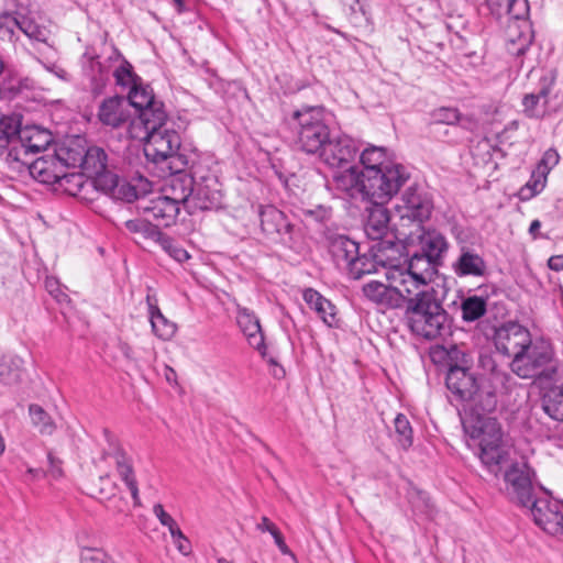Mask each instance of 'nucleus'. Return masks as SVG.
<instances>
[{"mask_svg":"<svg viewBox=\"0 0 563 563\" xmlns=\"http://www.w3.org/2000/svg\"><path fill=\"white\" fill-rule=\"evenodd\" d=\"M369 253L374 261L383 268H386V277L393 283L398 282V277H390L394 271H401L406 260L402 255V245L394 240H378L369 246Z\"/></svg>","mask_w":563,"mask_h":563,"instance_id":"nucleus-17","label":"nucleus"},{"mask_svg":"<svg viewBox=\"0 0 563 563\" xmlns=\"http://www.w3.org/2000/svg\"><path fill=\"white\" fill-rule=\"evenodd\" d=\"M521 104L522 112L530 119H543L558 111V108L550 104L536 92L526 93Z\"/></svg>","mask_w":563,"mask_h":563,"instance_id":"nucleus-39","label":"nucleus"},{"mask_svg":"<svg viewBox=\"0 0 563 563\" xmlns=\"http://www.w3.org/2000/svg\"><path fill=\"white\" fill-rule=\"evenodd\" d=\"M145 156L154 163L170 161V165L180 163L185 166L187 162L178 153L181 144L179 133L174 125H167L143 136Z\"/></svg>","mask_w":563,"mask_h":563,"instance_id":"nucleus-6","label":"nucleus"},{"mask_svg":"<svg viewBox=\"0 0 563 563\" xmlns=\"http://www.w3.org/2000/svg\"><path fill=\"white\" fill-rule=\"evenodd\" d=\"M407 168L397 163L386 165L383 169L363 173V189L368 202L387 203L408 181Z\"/></svg>","mask_w":563,"mask_h":563,"instance_id":"nucleus-4","label":"nucleus"},{"mask_svg":"<svg viewBox=\"0 0 563 563\" xmlns=\"http://www.w3.org/2000/svg\"><path fill=\"white\" fill-rule=\"evenodd\" d=\"M126 101L129 106L134 107L140 112L152 106V103H156L158 100L155 98L153 89L148 85H142L137 81L130 88Z\"/></svg>","mask_w":563,"mask_h":563,"instance_id":"nucleus-43","label":"nucleus"},{"mask_svg":"<svg viewBox=\"0 0 563 563\" xmlns=\"http://www.w3.org/2000/svg\"><path fill=\"white\" fill-rule=\"evenodd\" d=\"M236 306V321L246 336L249 344L266 357V345L258 318L254 312L239 303Z\"/></svg>","mask_w":563,"mask_h":563,"instance_id":"nucleus-26","label":"nucleus"},{"mask_svg":"<svg viewBox=\"0 0 563 563\" xmlns=\"http://www.w3.org/2000/svg\"><path fill=\"white\" fill-rule=\"evenodd\" d=\"M102 433L107 444L102 450V457H112L114 460L117 472L120 478L129 488L134 505L140 506L141 501L139 496V487L131 457L125 453L118 438L112 432H110L108 429H103Z\"/></svg>","mask_w":563,"mask_h":563,"instance_id":"nucleus-10","label":"nucleus"},{"mask_svg":"<svg viewBox=\"0 0 563 563\" xmlns=\"http://www.w3.org/2000/svg\"><path fill=\"white\" fill-rule=\"evenodd\" d=\"M559 161L560 155L558 151L554 148H548L543 153L540 162L537 165V168L549 175V173L559 164Z\"/></svg>","mask_w":563,"mask_h":563,"instance_id":"nucleus-56","label":"nucleus"},{"mask_svg":"<svg viewBox=\"0 0 563 563\" xmlns=\"http://www.w3.org/2000/svg\"><path fill=\"white\" fill-rule=\"evenodd\" d=\"M113 76L115 79L117 85L123 86V87H132L141 79L133 73L132 65L123 59L118 66L114 71Z\"/></svg>","mask_w":563,"mask_h":563,"instance_id":"nucleus-51","label":"nucleus"},{"mask_svg":"<svg viewBox=\"0 0 563 563\" xmlns=\"http://www.w3.org/2000/svg\"><path fill=\"white\" fill-rule=\"evenodd\" d=\"M509 21L528 20L530 7L529 2H506Z\"/></svg>","mask_w":563,"mask_h":563,"instance_id":"nucleus-57","label":"nucleus"},{"mask_svg":"<svg viewBox=\"0 0 563 563\" xmlns=\"http://www.w3.org/2000/svg\"><path fill=\"white\" fill-rule=\"evenodd\" d=\"M531 343L528 329L516 322L506 323L495 331L494 344L500 354L517 360L520 353Z\"/></svg>","mask_w":563,"mask_h":563,"instance_id":"nucleus-14","label":"nucleus"},{"mask_svg":"<svg viewBox=\"0 0 563 563\" xmlns=\"http://www.w3.org/2000/svg\"><path fill=\"white\" fill-rule=\"evenodd\" d=\"M533 41V31L529 20L509 21L506 27V48L510 55L522 56Z\"/></svg>","mask_w":563,"mask_h":563,"instance_id":"nucleus-24","label":"nucleus"},{"mask_svg":"<svg viewBox=\"0 0 563 563\" xmlns=\"http://www.w3.org/2000/svg\"><path fill=\"white\" fill-rule=\"evenodd\" d=\"M548 267L554 272L563 271V255H553L548 260Z\"/></svg>","mask_w":563,"mask_h":563,"instance_id":"nucleus-63","label":"nucleus"},{"mask_svg":"<svg viewBox=\"0 0 563 563\" xmlns=\"http://www.w3.org/2000/svg\"><path fill=\"white\" fill-rule=\"evenodd\" d=\"M407 320L411 332L426 340L442 336L448 329V313L431 290L418 291L407 299Z\"/></svg>","mask_w":563,"mask_h":563,"instance_id":"nucleus-2","label":"nucleus"},{"mask_svg":"<svg viewBox=\"0 0 563 563\" xmlns=\"http://www.w3.org/2000/svg\"><path fill=\"white\" fill-rule=\"evenodd\" d=\"M452 269L459 277H483L487 266L478 253L468 246H462L460 255L452 264Z\"/></svg>","mask_w":563,"mask_h":563,"instance_id":"nucleus-29","label":"nucleus"},{"mask_svg":"<svg viewBox=\"0 0 563 563\" xmlns=\"http://www.w3.org/2000/svg\"><path fill=\"white\" fill-rule=\"evenodd\" d=\"M25 166L30 175L38 183L46 185L70 183L80 179V176L64 170L63 164L53 155H44L29 164H19L18 170Z\"/></svg>","mask_w":563,"mask_h":563,"instance_id":"nucleus-13","label":"nucleus"},{"mask_svg":"<svg viewBox=\"0 0 563 563\" xmlns=\"http://www.w3.org/2000/svg\"><path fill=\"white\" fill-rule=\"evenodd\" d=\"M542 409L551 419L563 421V387H552L543 395Z\"/></svg>","mask_w":563,"mask_h":563,"instance_id":"nucleus-41","label":"nucleus"},{"mask_svg":"<svg viewBox=\"0 0 563 563\" xmlns=\"http://www.w3.org/2000/svg\"><path fill=\"white\" fill-rule=\"evenodd\" d=\"M145 221L152 223L156 228H167L175 223L176 217L180 208L176 207L162 195L151 200H143L139 205Z\"/></svg>","mask_w":563,"mask_h":563,"instance_id":"nucleus-19","label":"nucleus"},{"mask_svg":"<svg viewBox=\"0 0 563 563\" xmlns=\"http://www.w3.org/2000/svg\"><path fill=\"white\" fill-rule=\"evenodd\" d=\"M357 148L354 141L346 136L329 139L318 157L332 168L344 167L356 156Z\"/></svg>","mask_w":563,"mask_h":563,"instance_id":"nucleus-20","label":"nucleus"},{"mask_svg":"<svg viewBox=\"0 0 563 563\" xmlns=\"http://www.w3.org/2000/svg\"><path fill=\"white\" fill-rule=\"evenodd\" d=\"M470 401L472 418L464 422V429L473 440L478 441L479 459L484 466L495 476L501 471L507 454L501 446L503 431L498 420L490 417L497 408V395L492 389H479Z\"/></svg>","mask_w":563,"mask_h":563,"instance_id":"nucleus-1","label":"nucleus"},{"mask_svg":"<svg viewBox=\"0 0 563 563\" xmlns=\"http://www.w3.org/2000/svg\"><path fill=\"white\" fill-rule=\"evenodd\" d=\"M555 85L556 71L553 69L548 70L540 77L534 92L551 104L552 98L554 97Z\"/></svg>","mask_w":563,"mask_h":563,"instance_id":"nucleus-50","label":"nucleus"},{"mask_svg":"<svg viewBox=\"0 0 563 563\" xmlns=\"http://www.w3.org/2000/svg\"><path fill=\"white\" fill-rule=\"evenodd\" d=\"M21 360L11 355H0V383L15 385L21 380Z\"/></svg>","mask_w":563,"mask_h":563,"instance_id":"nucleus-42","label":"nucleus"},{"mask_svg":"<svg viewBox=\"0 0 563 563\" xmlns=\"http://www.w3.org/2000/svg\"><path fill=\"white\" fill-rule=\"evenodd\" d=\"M328 241L329 252L336 266L349 272L360 253L358 243L343 234L329 235Z\"/></svg>","mask_w":563,"mask_h":563,"instance_id":"nucleus-27","label":"nucleus"},{"mask_svg":"<svg viewBox=\"0 0 563 563\" xmlns=\"http://www.w3.org/2000/svg\"><path fill=\"white\" fill-rule=\"evenodd\" d=\"M305 302L314 310L318 317L328 325L334 327L336 320L335 306L313 288H307L302 294Z\"/></svg>","mask_w":563,"mask_h":563,"instance_id":"nucleus-33","label":"nucleus"},{"mask_svg":"<svg viewBox=\"0 0 563 563\" xmlns=\"http://www.w3.org/2000/svg\"><path fill=\"white\" fill-rule=\"evenodd\" d=\"M462 319L465 322H473L482 318L487 311L486 299L479 296L465 298L461 303Z\"/></svg>","mask_w":563,"mask_h":563,"instance_id":"nucleus-44","label":"nucleus"},{"mask_svg":"<svg viewBox=\"0 0 563 563\" xmlns=\"http://www.w3.org/2000/svg\"><path fill=\"white\" fill-rule=\"evenodd\" d=\"M533 521L552 536L563 534V504L549 497H536L527 507Z\"/></svg>","mask_w":563,"mask_h":563,"instance_id":"nucleus-12","label":"nucleus"},{"mask_svg":"<svg viewBox=\"0 0 563 563\" xmlns=\"http://www.w3.org/2000/svg\"><path fill=\"white\" fill-rule=\"evenodd\" d=\"M139 122L144 129V133L154 132L167 125H174L168 120L167 113L162 101L152 103L148 108L139 112Z\"/></svg>","mask_w":563,"mask_h":563,"instance_id":"nucleus-36","label":"nucleus"},{"mask_svg":"<svg viewBox=\"0 0 563 563\" xmlns=\"http://www.w3.org/2000/svg\"><path fill=\"white\" fill-rule=\"evenodd\" d=\"M157 242L159 243L161 247L175 261L183 263L189 260L190 255L188 252L170 236L158 232Z\"/></svg>","mask_w":563,"mask_h":563,"instance_id":"nucleus-47","label":"nucleus"},{"mask_svg":"<svg viewBox=\"0 0 563 563\" xmlns=\"http://www.w3.org/2000/svg\"><path fill=\"white\" fill-rule=\"evenodd\" d=\"M433 208L432 197L417 185L409 186L395 206L400 220L415 222L419 229L423 222L430 219Z\"/></svg>","mask_w":563,"mask_h":563,"instance_id":"nucleus-7","label":"nucleus"},{"mask_svg":"<svg viewBox=\"0 0 563 563\" xmlns=\"http://www.w3.org/2000/svg\"><path fill=\"white\" fill-rule=\"evenodd\" d=\"M292 129L299 148L310 155H319L330 139L322 107H305L295 111Z\"/></svg>","mask_w":563,"mask_h":563,"instance_id":"nucleus-3","label":"nucleus"},{"mask_svg":"<svg viewBox=\"0 0 563 563\" xmlns=\"http://www.w3.org/2000/svg\"><path fill=\"white\" fill-rule=\"evenodd\" d=\"M98 118L102 124L119 128L130 118L129 103L124 97H110L99 106Z\"/></svg>","mask_w":563,"mask_h":563,"instance_id":"nucleus-28","label":"nucleus"},{"mask_svg":"<svg viewBox=\"0 0 563 563\" xmlns=\"http://www.w3.org/2000/svg\"><path fill=\"white\" fill-rule=\"evenodd\" d=\"M548 174L534 168L528 183L520 189L519 196L522 200H529L540 194L547 184Z\"/></svg>","mask_w":563,"mask_h":563,"instance_id":"nucleus-45","label":"nucleus"},{"mask_svg":"<svg viewBox=\"0 0 563 563\" xmlns=\"http://www.w3.org/2000/svg\"><path fill=\"white\" fill-rule=\"evenodd\" d=\"M406 264L407 266L402 264L401 271H394V275L390 277H398L397 283L404 287L407 295L413 292L411 288L407 287V284H412L416 288L427 286L432 280L437 268L441 266V264L435 263L434 260H431L421 252L412 254Z\"/></svg>","mask_w":563,"mask_h":563,"instance_id":"nucleus-9","label":"nucleus"},{"mask_svg":"<svg viewBox=\"0 0 563 563\" xmlns=\"http://www.w3.org/2000/svg\"><path fill=\"white\" fill-rule=\"evenodd\" d=\"M22 114L19 112H11L0 115V156L5 154V161L9 164V158H13L18 154L16 148L20 140V132L22 126Z\"/></svg>","mask_w":563,"mask_h":563,"instance_id":"nucleus-23","label":"nucleus"},{"mask_svg":"<svg viewBox=\"0 0 563 563\" xmlns=\"http://www.w3.org/2000/svg\"><path fill=\"white\" fill-rule=\"evenodd\" d=\"M99 483H100V488L98 490V494L100 497H110L111 495L114 494V488H115V485L114 483L111 481L110 476L106 475V476H100L99 477Z\"/></svg>","mask_w":563,"mask_h":563,"instance_id":"nucleus-60","label":"nucleus"},{"mask_svg":"<svg viewBox=\"0 0 563 563\" xmlns=\"http://www.w3.org/2000/svg\"><path fill=\"white\" fill-rule=\"evenodd\" d=\"M45 287L58 301H62L66 295L58 289L57 282L53 278H47L45 282Z\"/></svg>","mask_w":563,"mask_h":563,"instance_id":"nucleus-61","label":"nucleus"},{"mask_svg":"<svg viewBox=\"0 0 563 563\" xmlns=\"http://www.w3.org/2000/svg\"><path fill=\"white\" fill-rule=\"evenodd\" d=\"M372 207L367 208V219L364 224V232L373 242L384 240L388 233V224L390 221L389 211L385 207L386 203L371 202Z\"/></svg>","mask_w":563,"mask_h":563,"instance_id":"nucleus-30","label":"nucleus"},{"mask_svg":"<svg viewBox=\"0 0 563 563\" xmlns=\"http://www.w3.org/2000/svg\"><path fill=\"white\" fill-rule=\"evenodd\" d=\"M271 534L274 538V541H275L277 548L280 550V552L283 554H288L289 549L284 540V537L282 536L280 531L278 530V528L276 530L272 531Z\"/></svg>","mask_w":563,"mask_h":563,"instance_id":"nucleus-62","label":"nucleus"},{"mask_svg":"<svg viewBox=\"0 0 563 563\" xmlns=\"http://www.w3.org/2000/svg\"><path fill=\"white\" fill-rule=\"evenodd\" d=\"M396 285H386L377 280H371L363 285V295L373 303L385 309H397L402 307L404 302L409 298L398 283Z\"/></svg>","mask_w":563,"mask_h":563,"instance_id":"nucleus-16","label":"nucleus"},{"mask_svg":"<svg viewBox=\"0 0 563 563\" xmlns=\"http://www.w3.org/2000/svg\"><path fill=\"white\" fill-rule=\"evenodd\" d=\"M194 176L196 181L194 190H191L192 200L189 201V214L219 207L222 196L216 175L197 166L194 168Z\"/></svg>","mask_w":563,"mask_h":563,"instance_id":"nucleus-8","label":"nucleus"},{"mask_svg":"<svg viewBox=\"0 0 563 563\" xmlns=\"http://www.w3.org/2000/svg\"><path fill=\"white\" fill-rule=\"evenodd\" d=\"M29 413L33 426L36 427L42 434L49 435L54 432L55 423L41 406L35 404L30 405Z\"/></svg>","mask_w":563,"mask_h":563,"instance_id":"nucleus-46","label":"nucleus"},{"mask_svg":"<svg viewBox=\"0 0 563 563\" xmlns=\"http://www.w3.org/2000/svg\"><path fill=\"white\" fill-rule=\"evenodd\" d=\"M47 461H48V470L46 472V475H49L54 479H58L63 477L64 472L62 467V460L56 457L52 452L47 453Z\"/></svg>","mask_w":563,"mask_h":563,"instance_id":"nucleus-59","label":"nucleus"},{"mask_svg":"<svg viewBox=\"0 0 563 563\" xmlns=\"http://www.w3.org/2000/svg\"><path fill=\"white\" fill-rule=\"evenodd\" d=\"M256 528L262 532L267 531L269 533L277 529V527L267 517H262L261 522L257 523Z\"/></svg>","mask_w":563,"mask_h":563,"instance_id":"nucleus-64","label":"nucleus"},{"mask_svg":"<svg viewBox=\"0 0 563 563\" xmlns=\"http://www.w3.org/2000/svg\"><path fill=\"white\" fill-rule=\"evenodd\" d=\"M169 167L170 169H175V175L167 181L162 196L167 198L170 202H174L176 207L181 205L189 213V201L191 202L192 200L191 190H194L196 181L194 172L191 174L180 173L184 167L180 163L170 165Z\"/></svg>","mask_w":563,"mask_h":563,"instance_id":"nucleus-18","label":"nucleus"},{"mask_svg":"<svg viewBox=\"0 0 563 563\" xmlns=\"http://www.w3.org/2000/svg\"><path fill=\"white\" fill-rule=\"evenodd\" d=\"M445 385L455 400L462 402L470 401L478 391V384L474 374L457 365L449 368Z\"/></svg>","mask_w":563,"mask_h":563,"instance_id":"nucleus-21","label":"nucleus"},{"mask_svg":"<svg viewBox=\"0 0 563 563\" xmlns=\"http://www.w3.org/2000/svg\"><path fill=\"white\" fill-rule=\"evenodd\" d=\"M91 69L92 71L98 70V75H93L91 78L92 91L98 95L101 93L103 87L109 80V70L106 69L99 60L91 62Z\"/></svg>","mask_w":563,"mask_h":563,"instance_id":"nucleus-55","label":"nucleus"},{"mask_svg":"<svg viewBox=\"0 0 563 563\" xmlns=\"http://www.w3.org/2000/svg\"><path fill=\"white\" fill-rule=\"evenodd\" d=\"M4 19L10 32H12L10 29L12 25L19 27L27 37L37 42L46 43L49 37V30L46 26L38 24L35 21L33 13L26 10L24 5H20L13 15L5 14Z\"/></svg>","mask_w":563,"mask_h":563,"instance_id":"nucleus-25","label":"nucleus"},{"mask_svg":"<svg viewBox=\"0 0 563 563\" xmlns=\"http://www.w3.org/2000/svg\"><path fill=\"white\" fill-rule=\"evenodd\" d=\"M518 356L517 360H511L510 367L520 378L551 379L556 373L553 350L545 342H531Z\"/></svg>","mask_w":563,"mask_h":563,"instance_id":"nucleus-5","label":"nucleus"},{"mask_svg":"<svg viewBox=\"0 0 563 563\" xmlns=\"http://www.w3.org/2000/svg\"><path fill=\"white\" fill-rule=\"evenodd\" d=\"M153 512L159 522L168 528L177 550L184 555H189L191 552L189 540L181 532L174 518L165 511L161 504L154 505Z\"/></svg>","mask_w":563,"mask_h":563,"instance_id":"nucleus-38","label":"nucleus"},{"mask_svg":"<svg viewBox=\"0 0 563 563\" xmlns=\"http://www.w3.org/2000/svg\"><path fill=\"white\" fill-rule=\"evenodd\" d=\"M86 147L85 139L74 136L62 142L56 148L54 156L63 164L64 170L67 168L81 167L84 152Z\"/></svg>","mask_w":563,"mask_h":563,"instance_id":"nucleus-32","label":"nucleus"},{"mask_svg":"<svg viewBox=\"0 0 563 563\" xmlns=\"http://www.w3.org/2000/svg\"><path fill=\"white\" fill-rule=\"evenodd\" d=\"M461 119V114L455 108H439L432 112V121L437 124H456Z\"/></svg>","mask_w":563,"mask_h":563,"instance_id":"nucleus-53","label":"nucleus"},{"mask_svg":"<svg viewBox=\"0 0 563 563\" xmlns=\"http://www.w3.org/2000/svg\"><path fill=\"white\" fill-rule=\"evenodd\" d=\"M360 159L364 167L362 173H367L372 169H383L386 165L397 164L393 158V154L386 147L376 145H368L364 148Z\"/></svg>","mask_w":563,"mask_h":563,"instance_id":"nucleus-37","label":"nucleus"},{"mask_svg":"<svg viewBox=\"0 0 563 563\" xmlns=\"http://www.w3.org/2000/svg\"><path fill=\"white\" fill-rule=\"evenodd\" d=\"M92 177L95 178L96 187L101 189L110 197L112 196L119 180L121 179L115 174L109 172L107 168L104 169V172L96 174Z\"/></svg>","mask_w":563,"mask_h":563,"instance_id":"nucleus-52","label":"nucleus"},{"mask_svg":"<svg viewBox=\"0 0 563 563\" xmlns=\"http://www.w3.org/2000/svg\"><path fill=\"white\" fill-rule=\"evenodd\" d=\"M13 158H9L12 168H19V164H29V155L46 150L53 142V134L47 129L38 125H25L20 132V140Z\"/></svg>","mask_w":563,"mask_h":563,"instance_id":"nucleus-11","label":"nucleus"},{"mask_svg":"<svg viewBox=\"0 0 563 563\" xmlns=\"http://www.w3.org/2000/svg\"><path fill=\"white\" fill-rule=\"evenodd\" d=\"M258 216L262 231L273 240L288 242L291 240L292 224L284 212L274 206H260Z\"/></svg>","mask_w":563,"mask_h":563,"instance_id":"nucleus-22","label":"nucleus"},{"mask_svg":"<svg viewBox=\"0 0 563 563\" xmlns=\"http://www.w3.org/2000/svg\"><path fill=\"white\" fill-rule=\"evenodd\" d=\"M146 303L154 334L161 340H170L176 333V324L162 313L155 296L148 294L146 296Z\"/></svg>","mask_w":563,"mask_h":563,"instance_id":"nucleus-35","label":"nucleus"},{"mask_svg":"<svg viewBox=\"0 0 563 563\" xmlns=\"http://www.w3.org/2000/svg\"><path fill=\"white\" fill-rule=\"evenodd\" d=\"M509 494L522 507H528L536 498L530 468L526 463H514L504 474Z\"/></svg>","mask_w":563,"mask_h":563,"instance_id":"nucleus-15","label":"nucleus"},{"mask_svg":"<svg viewBox=\"0 0 563 563\" xmlns=\"http://www.w3.org/2000/svg\"><path fill=\"white\" fill-rule=\"evenodd\" d=\"M334 187L346 194L350 198H357L366 200L363 189V173H360L357 167L349 166L345 170L338 173L333 178Z\"/></svg>","mask_w":563,"mask_h":563,"instance_id":"nucleus-34","label":"nucleus"},{"mask_svg":"<svg viewBox=\"0 0 563 563\" xmlns=\"http://www.w3.org/2000/svg\"><path fill=\"white\" fill-rule=\"evenodd\" d=\"M107 154L106 152L97 146L85 147L84 158L81 164V170L89 176H95L104 172L107 168Z\"/></svg>","mask_w":563,"mask_h":563,"instance_id":"nucleus-40","label":"nucleus"},{"mask_svg":"<svg viewBox=\"0 0 563 563\" xmlns=\"http://www.w3.org/2000/svg\"><path fill=\"white\" fill-rule=\"evenodd\" d=\"M395 431L397 434V442L404 449L407 450L412 445V428L409 420L402 413H398L394 420Z\"/></svg>","mask_w":563,"mask_h":563,"instance_id":"nucleus-48","label":"nucleus"},{"mask_svg":"<svg viewBox=\"0 0 563 563\" xmlns=\"http://www.w3.org/2000/svg\"><path fill=\"white\" fill-rule=\"evenodd\" d=\"M111 197L113 199L132 202L139 198V192L130 183L120 179Z\"/></svg>","mask_w":563,"mask_h":563,"instance_id":"nucleus-54","label":"nucleus"},{"mask_svg":"<svg viewBox=\"0 0 563 563\" xmlns=\"http://www.w3.org/2000/svg\"><path fill=\"white\" fill-rule=\"evenodd\" d=\"M371 257L367 255H357L354 264L349 269V274L353 279H360L365 274L376 273L378 271V263L374 261L373 255L369 253Z\"/></svg>","mask_w":563,"mask_h":563,"instance_id":"nucleus-49","label":"nucleus"},{"mask_svg":"<svg viewBox=\"0 0 563 563\" xmlns=\"http://www.w3.org/2000/svg\"><path fill=\"white\" fill-rule=\"evenodd\" d=\"M422 233L419 235L420 252L435 263L443 264V260L449 250V242L444 234L435 229H420Z\"/></svg>","mask_w":563,"mask_h":563,"instance_id":"nucleus-31","label":"nucleus"},{"mask_svg":"<svg viewBox=\"0 0 563 563\" xmlns=\"http://www.w3.org/2000/svg\"><path fill=\"white\" fill-rule=\"evenodd\" d=\"M80 559L81 563H108L106 553L95 548L84 549Z\"/></svg>","mask_w":563,"mask_h":563,"instance_id":"nucleus-58","label":"nucleus"}]
</instances>
